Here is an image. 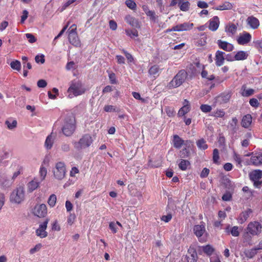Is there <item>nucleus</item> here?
Returning a JSON list of instances; mask_svg holds the SVG:
<instances>
[{"mask_svg":"<svg viewBox=\"0 0 262 262\" xmlns=\"http://www.w3.org/2000/svg\"><path fill=\"white\" fill-rule=\"evenodd\" d=\"M231 97V94L229 92H224L216 97V101L220 104L227 103Z\"/></svg>","mask_w":262,"mask_h":262,"instance_id":"obj_19","label":"nucleus"},{"mask_svg":"<svg viewBox=\"0 0 262 262\" xmlns=\"http://www.w3.org/2000/svg\"><path fill=\"white\" fill-rule=\"evenodd\" d=\"M69 40L70 42L75 47L80 46V41L77 36V34L69 35Z\"/></svg>","mask_w":262,"mask_h":262,"instance_id":"obj_27","label":"nucleus"},{"mask_svg":"<svg viewBox=\"0 0 262 262\" xmlns=\"http://www.w3.org/2000/svg\"><path fill=\"white\" fill-rule=\"evenodd\" d=\"M242 229L238 226H233L230 227V225H228L225 229V232L229 234H231L233 236L237 237L239 235V233Z\"/></svg>","mask_w":262,"mask_h":262,"instance_id":"obj_20","label":"nucleus"},{"mask_svg":"<svg viewBox=\"0 0 262 262\" xmlns=\"http://www.w3.org/2000/svg\"><path fill=\"white\" fill-rule=\"evenodd\" d=\"M251 35L247 32L240 34L237 39V43L240 45H245L248 43L251 40Z\"/></svg>","mask_w":262,"mask_h":262,"instance_id":"obj_13","label":"nucleus"},{"mask_svg":"<svg viewBox=\"0 0 262 262\" xmlns=\"http://www.w3.org/2000/svg\"><path fill=\"white\" fill-rule=\"evenodd\" d=\"M255 93V91L252 89H247V86L245 84L242 86L241 89V94L243 97H249Z\"/></svg>","mask_w":262,"mask_h":262,"instance_id":"obj_24","label":"nucleus"},{"mask_svg":"<svg viewBox=\"0 0 262 262\" xmlns=\"http://www.w3.org/2000/svg\"><path fill=\"white\" fill-rule=\"evenodd\" d=\"M251 180L254 182V184L256 187H259L262 183V181L259 180L262 178V170H255L250 174Z\"/></svg>","mask_w":262,"mask_h":262,"instance_id":"obj_12","label":"nucleus"},{"mask_svg":"<svg viewBox=\"0 0 262 262\" xmlns=\"http://www.w3.org/2000/svg\"><path fill=\"white\" fill-rule=\"evenodd\" d=\"M190 110L189 107L183 106L179 111L178 115L179 116H183L188 113Z\"/></svg>","mask_w":262,"mask_h":262,"instance_id":"obj_44","label":"nucleus"},{"mask_svg":"<svg viewBox=\"0 0 262 262\" xmlns=\"http://www.w3.org/2000/svg\"><path fill=\"white\" fill-rule=\"evenodd\" d=\"M233 165L230 163H226L224 165L223 168L225 170L230 171L233 169Z\"/></svg>","mask_w":262,"mask_h":262,"instance_id":"obj_63","label":"nucleus"},{"mask_svg":"<svg viewBox=\"0 0 262 262\" xmlns=\"http://www.w3.org/2000/svg\"><path fill=\"white\" fill-rule=\"evenodd\" d=\"M75 129V120L74 117L66 118L62 123L61 130L66 136H70L74 132Z\"/></svg>","mask_w":262,"mask_h":262,"instance_id":"obj_2","label":"nucleus"},{"mask_svg":"<svg viewBox=\"0 0 262 262\" xmlns=\"http://www.w3.org/2000/svg\"><path fill=\"white\" fill-rule=\"evenodd\" d=\"M198 147L201 150H205L208 148L206 141L204 139H200L196 142Z\"/></svg>","mask_w":262,"mask_h":262,"instance_id":"obj_34","label":"nucleus"},{"mask_svg":"<svg viewBox=\"0 0 262 262\" xmlns=\"http://www.w3.org/2000/svg\"><path fill=\"white\" fill-rule=\"evenodd\" d=\"M252 122V117L251 115L247 114L244 116L242 119L241 124L245 128L249 127Z\"/></svg>","mask_w":262,"mask_h":262,"instance_id":"obj_26","label":"nucleus"},{"mask_svg":"<svg viewBox=\"0 0 262 262\" xmlns=\"http://www.w3.org/2000/svg\"><path fill=\"white\" fill-rule=\"evenodd\" d=\"M237 30V27L233 24H229L225 27V31L229 36L234 35Z\"/></svg>","mask_w":262,"mask_h":262,"instance_id":"obj_31","label":"nucleus"},{"mask_svg":"<svg viewBox=\"0 0 262 262\" xmlns=\"http://www.w3.org/2000/svg\"><path fill=\"white\" fill-rule=\"evenodd\" d=\"M125 32H126V35L130 36L132 38L134 37H137L138 36V31L135 29H134V30H126Z\"/></svg>","mask_w":262,"mask_h":262,"instance_id":"obj_47","label":"nucleus"},{"mask_svg":"<svg viewBox=\"0 0 262 262\" xmlns=\"http://www.w3.org/2000/svg\"><path fill=\"white\" fill-rule=\"evenodd\" d=\"M202 248L204 253L209 255H211V254L213 253L214 251V249L210 245H207L206 246H203Z\"/></svg>","mask_w":262,"mask_h":262,"instance_id":"obj_41","label":"nucleus"},{"mask_svg":"<svg viewBox=\"0 0 262 262\" xmlns=\"http://www.w3.org/2000/svg\"><path fill=\"white\" fill-rule=\"evenodd\" d=\"M35 60L37 63H43L45 61V58H44V56L43 55H36L35 56Z\"/></svg>","mask_w":262,"mask_h":262,"instance_id":"obj_58","label":"nucleus"},{"mask_svg":"<svg viewBox=\"0 0 262 262\" xmlns=\"http://www.w3.org/2000/svg\"><path fill=\"white\" fill-rule=\"evenodd\" d=\"M39 176H40V181L41 182L45 179V178L46 177V175L47 173V169L44 166L41 165L39 169Z\"/></svg>","mask_w":262,"mask_h":262,"instance_id":"obj_40","label":"nucleus"},{"mask_svg":"<svg viewBox=\"0 0 262 262\" xmlns=\"http://www.w3.org/2000/svg\"><path fill=\"white\" fill-rule=\"evenodd\" d=\"M125 4L132 10H135L136 8V4L134 0H126Z\"/></svg>","mask_w":262,"mask_h":262,"instance_id":"obj_49","label":"nucleus"},{"mask_svg":"<svg viewBox=\"0 0 262 262\" xmlns=\"http://www.w3.org/2000/svg\"><path fill=\"white\" fill-rule=\"evenodd\" d=\"M32 213L38 217H44L47 214V207L45 204H36L32 209Z\"/></svg>","mask_w":262,"mask_h":262,"instance_id":"obj_9","label":"nucleus"},{"mask_svg":"<svg viewBox=\"0 0 262 262\" xmlns=\"http://www.w3.org/2000/svg\"><path fill=\"white\" fill-rule=\"evenodd\" d=\"M108 77L112 84H116L117 83L116 75L114 73H110Z\"/></svg>","mask_w":262,"mask_h":262,"instance_id":"obj_62","label":"nucleus"},{"mask_svg":"<svg viewBox=\"0 0 262 262\" xmlns=\"http://www.w3.org/2000/svg\"><path fill=\"white\" fill-rule=\"evenodd\" d=\"M194 25L193 23L189 22H185L183 24H178L173 26L171 29H169L166 30V32L171 31H187L190 30L193 28Z\"/></svg>","mask_w":262,"mask_h":262,"instance_id":"obj_11","label":"nucleus"},{"mask_svg":"<svg viewBox=\"0 0 262 262\" xmlns=\"http://www.w3.org/2000/svg\"><path fill=\"white\" fill-rule=\"evenodd\" d=\"M11 183L7 178H3L1 181V186L3 188L9 187L11 186Z\"/></svg>","mask_w":262,"mask_h":262,"instance_id":"obj_50","label":"nucleus"},{"mask_svg":"<svg viewBox=\"0 0 262 262\" xmlns=\"http://www.w3.org/2000/svg\"><path fill=\"white\" fill-rule=\"evenodd\" d=\"M10 66L12 69L17 70L18 71L20 70L21 64L20 61L18 60L13 61L10 63Z\"/></svg>","mask_w":262,"mask_h":262,"instance_id":"obj_43","label":"nucleus"},{"mask_svg":"<svg viewBox=\"0 0 262 262\" xmlns=\"http://www.w3.org/2000/svg\"><path fill=\"white\" fill-rule=\"evenodd\" d=\"M190 3L188 1L183 2L181 1L179 5L180 9L182 11H187L190 7Z\"/></svg>","mask_w":262,"mask_h":262,"instance_id":"obj_38","label":"nucleus"},{"mask_svg":"<svg viewBox=\"0 0 262 262\" xmlns=\"http://www.w3.org/2000/svg\"><path fill=\"white\" fill-rule=\"evenodd\" d=\"M56 195L54 194H52L49 196L48 200V204L50 207H54L56 205Z\"/></svg>","mask_w":262,"mask_h":262,"instance_id":"obj_37","label":"nucleus"},{"mask_svg":"<svg viewBox=\"0 0 262 262\" xmlns=\"http://www.w3.org/2000/svg\"><path fill=\"white\" fill-rule=\"evenodd\" d=\"M123 52L124 54L126 59H127L128 62H133L134 61V58L133 56L129 53H128L126 51L123 50Z\"/></svg>","mask_w":262,"mask_h":262,"instance_id":"obj_55","label":"nucleus"},{"mask_svg":"<svg viewBox=\"0 0 262 262\" xmlns=\"http://www.w3.org/2000/svg\"><path fill=\"white\" fill-rule=\"evenodd\" d=\"M225 59V53L221 51L218 50L215 53V64L217 67L222 66Z\"/></svg>","mask_w":262,"mask_h":262,"instance_id":"obj_15","label":"nucleus"},{"mask_svg":"<svg viewBox=\"0 0 262 262\" xmlns=\"http://www.w3.org/2000/svg\"><path fill=\"white\" fill-rule=\"evenodd\" d=\"M193 231L200 242H206L208 238V233L206 232L204 224L196 225L194 226Z\"/></svg>","mask_w":262,"mask_h":262,"instance_id":"obj_7","label":"nucleus"},{"mask_svg":"<svg viewBox=\"0 0 262 262\" xmlns=\"http://www.w3.org/2000/svg\"><path fill=\"white\" fill-rule=\"evenodd\" d=\"M109 228L113 233H116L118 231V227L115 222H112L109 224Z\"/></svg>","mask_w":262,"mask_h":262,"instance_id":"obj_52","label":"nucleus"},{"mask_svg":"<svg viewBox=\"0 0 262 262\" xmlns=\"http://www.w3.org/2000/svg\"><path fill=\"white\" fill-rule=\"evenodd\" d=\"M252 213V210L249 208L241 212L237 218L238 223L240 224L244 223L249 217Z\"/></svg>","mask_w":262,"mask_h":262,"instance_id":"obj_14","label":"nucleus"},{"mask_svg":"<svg viewBox=\"0 0 262 262\" xmlns=\"http://www.w3.org/2000/svg\"><path fill=\"white\" fill-rule=\"evenodd\" d=\"M187 77V72L184 70L180 71L170 81L168 86L169 88H175L180 86Z\"/></svg>","mask_w":262,"mask_h":262,"instance_id":"obj_4","label":"nucleus"},{"mask_svg":"<svg viewBox=\"0 0 262 262\" xmlns=\"http://www.w3.org/2000/svg\"><path fill=\"white\" fill-rule=\"evenodd\" d=\"M85 88L81 81L79 80H73L71 82L70 86L68 90V97L72 98L81 95L85 93Z\"/></svg>","mask_w":262,"mask_h":262,"instance_id":"obj_1","label":"nucleus"},{"mask_svg":"<svg viewBox=\"0 0 262 262\" xmlns=\"http://www.w3.org/2000/svg\"><path fill=\"white\" fill-rule=\"evenodd\" d=\"M220 159L219 152L217 149L215 148L213 151V161L214 163L219 164Z\"/></svg>","mask_w":262,"mask_h":262,"instance_id":"obj_46","label":"nucleus"},{"mask_svg":"<svg viewBox=\"0 0 262 262\" xmlns=\"http://www.w3.org/2000/svg\"><path fill=\"white\" fill-rule=\"evenodd\" d=\"M219 25V18L218 16H215L209 20L208 28L212 31H215L218 29Z\"/></svg>","mask_w":262,"mask_h":262,"instance_id":"obj_16","label":"nucleus"},{"mask_svg":"<svg viewBox=\"0 0 262 262\" xmlns=\"http://www.w3.org/2000/svg\"><path fill=\"white\" fill-rule=\"evenodd\" d=\"M42 247V245L41 244L39 243L36 244L33 248H31L29 250V253L31 254H33L37 252H38L40 250Z\"/></svg>","mask_w":262,"mask_h":262,"instance_id":"obj_45","label":"nucleus"},{"mask_svg":"<svg viewBox=\"0 0 262 262\" xmlns=\"http://www.w3.org/2000/svg\"><path fill=\"white\" fill-rule=\"evenodd\" d=\"M225 115V112L223 110H217L212 113L211 116L215 117H223Z\"/></svg>","mask_w":262,"mask_h":262,"instance_id":"obj_48","label":"nucleus"},{"mask_svg":"<svg viewBox=\"0 0 262 262\" xmlns=\"http://www.w3.org/2000/svg\"><path fill=\"white\" fill-rule=\"evenodd\" d=\"M159 71V68L158 66L154 65L152 66L149 70V73L151 75H153L154 77H156L157 74Z\"/></svg>","mask_w":262,"mask_h":262,"instance_id":"obj_42","label":"nucleus"},{"mask_svg":"<svg viewBox=\"0 0 262 262\" xmlns=\"http://www.w3.org/2000/svg\"><path fill=\"white\" fill-rule=\"evenodd\" d=\"M249 103L251 106L254 107H257L259 105V102L258 100L255 98H252L250 99Z\"/></svg>","mask_w":262,"mask_h":262,"instance_id":"obj_57","label":"nucleus"},{"mask_svg":"<svg viewBox=\"0 0 262 262\" xmlns=\"http://www.w3.org/2000/svg\"><path fill=\"white\" fill-rule=\"evenodd\" d=\"M55 135L52 133L47 137L45 141V145L47 149H51L52 148L54 139L55 138Z\"/></svg>","mask_w":262,"mask_h":262,"instance_id":"obj_25","label":"nucleus"},{"mask_svg":"<svg viewBox=\"0 0 262 262\" xmlns=\"http://www.w3.org/2000/svg\"><path fill=\"white\" fill-rule=\"evenodd\" d=\"M248 24L253 29H257L259 26V21L257 18L253 16L248 17L247 19Z\"/></svg>","mask_w":262,"mask_h":262,"instance_id":"obj_22","label":"nucleus"},{"mask_svg":"<svg viewBox=\"0 0 262 262\" xmlns=\"http://www.w3.org/2000/svg\"><path fill=\"white\" fill-rule=\"evenodd\" d=\"M173 146L178 149H180L184 143V141L178 135L173 136Z\"/></svg>","mask_w":262,"mask_h":262,"instance_id":"obj_30","label":"nucleus"},{"mask_svg":"<svg viewBox=\"0 0 262 262\" xmlns=\"http://www.w3.org/2000/svg\"><path fill=\"white\" fill-rule=\"evenodd\" d=\"M25 199V189L22 186L16 187L10 194V201L15 204H20Z\"/></svg>","mask_w":262,"mask_h":262,"instance_id":"obj_3","label":"nucleus"},{"mask_svg":"<svg viewBox=\"0 0 262 262\" xmlns=\"http://www.w3.org/2000/svg\"><path fill=\"white\" fill-rule=\"evenodd\" d=\"M183 144L185 146V147L183 149V153L182 155H183V157H188L190 153L189 148H190L193 145L192 142L190 140H186L184 141V143Z\"/></svg>","mask_w":262,"mask_h":262,"instance_id":"obj_28","label":"nucleus"},{"mask_svg":"<svg viewBox=\"0 0 262 262\" xmlns=\"http://www.w3.org/2000/svg\"><path fill=\"white\" fill-rule=\"evenodd\" d=\"M233 159L237 164H241L242 160L241 156L235 152L233 153Z\"/></svg>","mask_w":262,"mask_h":262,"instance_id":"obj_59","label":"nucleus"},{"mask_svg":"<svg viewBox=\"0 0 262 262\" xmlns=\"http://www.w3.org/2000/svg\"><path fill=\"white\" fill-rule=\"evenodd\" d=\"M52 172L54 178L58 180H62L66 176V168L65 164L62 162H58L53 168Z\"/></svg>","mask_w":262,"mask_h":262,"instance_id":"obj_5","label":"nucleus"},{"mask_svg":"<svg viewBox=\"0 0 262 262\" xmlns=\"http://www.w3.org/2000/svg\"><path fill=\"white\" fill-rule=\"evenodd\" d=\"M198 259L196 252L193 249H189L188 255H187V260L188 262H196Z\"/></svg>","mask_w":262,"mask_h":262,"instance_id":"obj_23","label":"nucleus"},{"mask_svg":"<svg viewBox=\"0 0 262 262\" xmlns=\"http://www.w3.org/2000/svg\"><path fill=\"white\" fill-rule=\"evenodd\" d=\"M252 46L258 51L262 52V39L253 40Z\"/></svg>","mask_w":262,"mask_h":262,"instance_id":"obj_39","label":"nucleus"},{"mask_svg":"<svg viewBox=\"0 0 262 262\" xmlns=\"http://www.w3.org/2000/svg\"><path fill=\"white\" fill-rule=\"evenodd\" d=\"M200 109L203 112L207 113L211 111L212 107L210 105L207 104H202L200 106Z\"/></svg>","mask_w":262,"mask_h":262,"instance_id":"obj_51","label":"nucleus"},{"mask_svg":"<svg viewBox=\"0 0 262 262\" xmlns=\"http://www.w3.org/2000/svg\"><path fill=\"white\" fill-rule=\"evenodd\" d=\"M250 162L256 166L262 164V152L253 155L251 157Z\"/></svg>","mask_w":262,"mask_h":262,"instance_id":"obj_21","label":"nucleus"},{"mask_svg":"<svg viewBox=\"0 0 262 262\" xmlns=\"http://www.w3.org/2000/svg\"><path fill=\"white\" fill-rule=\"evenodd\" d=\"M26 38L28 39V41L30 43H34L36 41L35 37L31 34L27 33L25 34Z\"/></svg>","mask_w":262,"mask_h":262,"instance_id":"obj_56","label":"nucleus"},{"mask_svg":"<svg viewBox=\"0 0 262 262\" xmlns=\"http://www.w3.org/2000/svg\"><path fill=\"white\" fill-rule=\"evenodd\" d=\"M5 124L9 129L12 130L16 127L17 121L16 120L8 119L6 121Z\"/></svg>","mask_w":262,"mask_h":262,"instance_id":"obj_36","label":"nucleus"},{"mask_svg":"<svg viewBox=\"0 0 262 262\" xmlns=\"http://www.w3.org/2000/svg\"><path fill=\"white\" fill-rule=\"evenodd\" d=\"M49 219H46L42 223H40L39 227L36 230V235L41 238H43L48 236V232L46 231Z\"/></svg>","mask_w":262,"mask_h":262,"instance_id":"obj_10","label":"nucleus"},{"mask_svg":"<svg viewBox=\"0 0 262 262\" xmlns=\"http://www.w3.org/2000/svg\"><path fill=\"white\" fill-rule=\"evenodd\" d=\"M217 44L220 48L227 52L232 51L234 49V46L233 45L225 41L218 40Z\"/></svg>","mask_w":262,"mask_h":262,"instance_id":"obj_18","label":"nucleus"},{"mask_svg":"<svg viewBox=\"0 0 262 262\" xmlns=\"http://www.w3.org/2000/svg\"><path fill=\"white\" fill-rule=\"evenodd\" d=\"M52 230L53 231H59L60 230V227L58 224L57 220L54 221L52 224Z\"/></svg>","mask_w":262,"mask_h":262,"instance_id":"obj_54","label":"nucleus"},{"mask_svg":"<svg viewBox=\"0 0 262 262\" xmlns=\"http://www.w3.org/2000/svg\"><path fill=\"white\" fill-rule=\"evenodd\" d=\"M40 182L41 181H39L38 178H34L33 180L27 184V186L28 191L29 192H32L36 189L38 187Z\"/></svg>","mask_w":262,"mask_h":262,"instance_id":"obj_17","label":"nucleus"},{"mask_svg":"<svg viewBox=\"0 0 262 262\" xmlns=\"http://www.w3.org/2000/svg\"><path fill=\"white\" fill-rule=\"evenodd\" d=\"M66 68L68 71L75 69V63L73 61L68 62L66 65Z\"/></svg>","mask_w":262,"mask_h":262,"instance_id":"obj_60","label":"nucleus"},{"mask_svg":"<svg viewBox=\"0 0 262 262\" xmlns=\"http://www.w3.org/2000/svg\"><path fill=\"white\" fill-rule=\"evenodd\" d=\"M93 141L91 136L85 134L80 139L79 141L74 142L73 144L76 149L80 150L89 147L93 143Z\"/></svg>","mask_w":262,"mask_h":262,"instance_id":"obj_6","label":"nucleus"},{"mask_svg":"<svg viewBox=\"0 0 262 262\" xmlns=\"http://www.w3.org/2000/svg\"><path fill=\"white\" fill-rule=\"evenodd\" d=\"M125 20L128 24L133 27H137L138 25V20L129 15L125 16Z\"/></svg>","mask_w":262,"mask_h":262,"instance_id":"obj_33","label":"nucleus"},{"mask_svg":"<svg viewBox=\"0 0 262 262\" xmlns=\"http://www.w3.org/2000/svg\"><path fill=\"white\" fill-rule=\"evenodd\" d=\"M232 8V5L231 3L226 2L222 5L217 6L215 9L217 10H230Z\"/></svg>","mask_w":262,"mask_h":262,"instance_id":"obj_32","label":"nucleus"},{"mask_svg":"<svg viewBox=\"0 0 262 262\" xmlns=\"http://www.w3.org/2000/svg\"><path fill=\"white\" fill-rule=\"evenodd\" d=\"M262 226L257 221L250 222L246 228L247 232L253 236L258 235L261 232Z\"/></svg>","mask_w":262,"mask_h":262,"instance_id":"obj_8","label":"nucleus"},{"mask_svg":"<svg viewBox=\"0 0 262 262\" xmlns=\"http://www.w3.org/2000/svg\"><path fill=\"white\" fill-rule=\"evenodd\" d=\"M190 165V162L186 160L181 159L179 163L178 164L179 167L182 170H185L187 167Z\"/></svg>","mask_w":262,"mask_h":262,"instance_id":"obj_35","label":"nucleus"},{"mask_svg":"<svg viewBox=\"0 0 262 262\" xmlns=\"http://www.w3.org/2000/svg\"><path fill=\"white\" fill-rule=\"evenodd\" d=\"M28 14H29V13L27 10H23V15L21 16V20H20V23L21 24H23L25 22V21L26 20V19L27 18V17L28 16Z\"/></svg>","mask_w":262,"mask_h":262,"instance_id":"obj_61","label":"nucleus"},{"mask_svg":"<svg viewBox=\"0 0 262 262\" xmlns=\"http://www.w3.org/2000/svg\"><path fill=\"white\" fill-rule=\"evenodd\" d=\"M165 112L169 117H172L174 115V110L173 108L167 106L165 108Z\"/></svg>","mask_w":262,"mask_h":262,"instance_id":"obj_53","label":"nucleus"},{"mask_svg":"<svg viewBox=\"0 0 262 262\" xmlns=\"http://www.w3.org/2000/svg\"><path fill=\"white\" fill-rule=\"evenodd\" d=\"M171 219L172 215L170 214H168L166 215H163L161 218V220L165 223H168L171 220Z\"/></svg>","mask_w":262,"mask_h":262,"instance_id":"obj_64","label":"nucleus"},{"mask_svg":"<svg viewBox=\"0 0 262 262\" xmlns=\"http://www.w3.org/2000/svg\"><path fill=\"white\" fill-rule=\"evenodd\" d=\"M248 54L247 52L244 51H238L234 55L235 60H243L248 58Z\"/></svg>","mask_w":262,"mask_h":262,"instance_id":"obj_29","label":"nucleus"}]
</instances>
